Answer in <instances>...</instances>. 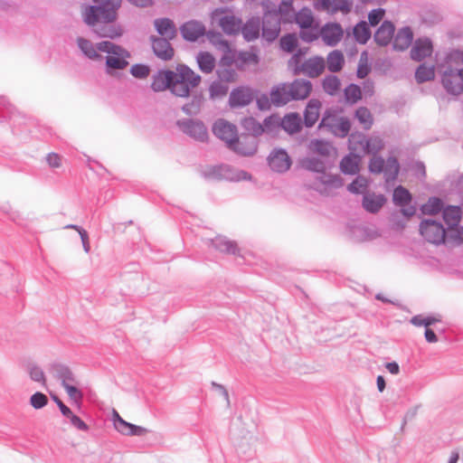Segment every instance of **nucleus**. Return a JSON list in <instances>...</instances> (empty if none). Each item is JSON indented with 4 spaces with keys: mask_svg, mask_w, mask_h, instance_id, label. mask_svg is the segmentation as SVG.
Instances as JSON below:
<instances>
[{
    "mask_svg": "<svg viewBox=\"0 0 463 463\" xmlns=\"http://www.w3.org/2000/svg\"><path fill=\"white\" fill-rule=\"evenodd\" d=\"M201 76L186 64H178L176 71L159 70L152 77L151 89L155 92L170 90L175 97L189 98L190 91L201 82Z\"/></svg>",
    "mask_w": 463,
    "mask_h": 463,
    "instance_id": "nucleus-1",
    "label": "nucleus"
},
{
    "mask_svg": "<svg viewBox=\"0 0 463 463\" xmlns=\"http://www.w3.org/2000/svg\"><path fill=\"white\" fill-rule=\"evenodd\" d=\"M96 5H88L82 13L84 23L94 27L100 24H109L115 21L118 5L112 0H93Z\"/></svg>",
    "mask_w": 463,
    "mask_h": 463,
    "instance_id": "nucleus-2",
    "label": "nucleus"
},
{
    "mask_svg": "<svg viewBox=\"0 0 463 463\" xmlns=\"http://www.w3.org/2000/svg\"><path fill=\"white\" fill-rule=\"evenodd\" d=\"M302 166L311 172L321 174L317 180L324 185V189L315 188L320 194H327L328 189H338L343 186V179L338 175L326 174L328 161L318 156L306 157L301 162Z\"/></svg>",
    "mask_w": 463,
    "mask_h": 463,
    "instance_id": "nucleus-3",
    "label": "nucleus"
},
{
    "mask_svg": "<svg viewBox=\"0 0 463 463\" xmlns=\"http://www.w3.org/2000/svg\"><path fill=\"white\" fill-rule=\"evenodd\" d=\"M205 178L239 182L250 179V175L244 170H235L229 165L211 166L203 172Z\"/></svg>",
    "mask_w": 463,
    "mask_h": 463,
    "instance_id": "nucleus-4",
    "label": "nucleus"
},
{
    "mask_svg": "<svg viewBox=\"0 0 463 463\" xmlns=\"http://www.w3.org/2000/svg\"><path fill=\"white\" fill-rule=\"evenodd\" d=\"M282 22L278 13L265 10L261 19L262 38L269 43H273L279 35Z\"/></svg>",
    "mask_w": 463,
    "mask_h": 463,
    "instance_id": "nucleus-5",
    "label": "nucleus"
},
{
    "mask_svg": "<svg viewBox=\"0 0 463 463\" xmlns=\"http://www.w3.org/2000/svg\"><path fill=\"white\" fill-rule=\"evenodd\" d=\"M420 233L429 242L439 245L445 242L446 229L435 220L425 219L420 224Z\"/></svg>",
    "mask_w": 463,
    "mask_h": 463,
    "instance_id": "nucleus-6",
    "label": "nucleus"
},
{
    "mask_svg": "<svg viewBox=\"0 0 463 463\" xmlns=\"http://www.w3.org/2000/svg\"><path fill=\"white\" fill-rule=\"evenodd\" d=\"M179 129L198 142H205L208 139V130L204 123L200 119L183 118L176 121Z\"/></svg>",
    "mask_w": 463,
    "mask_h": 463,
    "instance_id": "nucleus-7",
    "label": "nucleus"
},
{
    "mask_svg": "<svg viewBox=\"0 0 463 463\" xmlns=\"http://www.w3.org/2000/svg\"><path fill=\"white\" fill-rule=\"evenodd\" d=\"M441 83L449 94L460 95L463 92V68L447 67L442 72Z\"/></svg>",
    "mask_w": 463,
    "mask_h": 463,
    "instance_id": "nucleus-8",
    "label": "nucleus"
},
{
    "mask_svg": "<svg viewBox=\"0 0 463 463\" xmlns=\"http://www.w3.org/2000/svg\"><path fill=\"white\" fill-rule=\"evenodd\" d=\"M213 133L214 136L223 142L228 148L234 146L237 138V127L229 121L220 118L216 120L213 126Z\"/></svg>",
    "mask_w": 463,
    "mask_h": 463,
    "instance_id": "nucleus-9",
    "label": "nucleus"
},
{
    "mask_svg": "<svg viewBox=\"0 0 463 463\" xmlns=\"http://www.w3.org/2000/svg\"><path fill=\"white\" fill-rule=\"evenodd\" d=\"M325 60L321 56H313L306 60L301 65L293 69V75L298 76L301 73L309 78L318 77L325 70Z\"/></svg>",
    "mask_w": 463,
    "mask_h": 463,
    "instance_id": "nucleus-10",
    "label": "nucleus"
},
{
    "mask_svg": "<svg viewBox=\"0 0 463 463\" xmlns=\"http://www.w3.org/2000/svg\"><path fill=\"white\" fill-rule=\"evenodd\" d=\"M254 99L252 90L246 86H239L232 90L228 104L231 109H239L250 105Z\"/></svg>",
    "mask_w": 463,
    "mask_h": 463,
    "instance_id": "nucleus-11",
    "label": "nucleus"
},
{
    "mask_svg": "<svg viewBox=\"0 0 463 463\" xmlns=\"http://www.w3.org/2000/svg\"><path fill=\"white\" fill-rule=\"evenodd\" d=\"M267 160L270 169L277 173L287 172L292 164L290 156L287 151L282 148L272 150Z\"/></svg>",
    "mask_w": 463,
    "mask_h": 463,
    "instance_id": "nucleus-12",
    "label": "nucleus"
},
{
    "mask_svg": "<svg viewBox=\"0 0 463 463\" xmlns=\"http://www.w3.org/2000/svg\"><path fill=\"white\" fill-rule=\"evenodd\" d=\"M229 149L240 156H251L257 152L258 140L250 135L241 134V137L237 135L234 146Z\"/></svg>",
    "mask_w": 463,
    "mask_h": 463,
    "instance_id": "nucleus-13",
    "label": "nucleus"
},
{
    "mask_svg": "<svg viewBox=\"0 0 463 463\" xmlns=\"http://www.w3.org/2000/svg\"><path fill=\"white\" fill-rule=\"evenodd\" d=\"M149 39L152 43L153 52L158 59L168 61L174 58L175 50L170 43L172 39L161 38L155 35H151Z\"/></svg>",
    "mask_w": 463,
    "mask_h": 463,
    "instance_id": "nucleus-14",
    "label": "nucleus"
},
{
    "mask_svg": "<svg viewBox=\"0 0 463 463\" xmlns=\"http://www.w3.org/2000/svg\"><path fill=\"white\" fill-rule=\"evenodd\" d=\"M344 34L342 26L337 23L326 24L320 30V36L328 46H335L341 41Z\"/></svg>",
    "mask_w": 463,
    "mask_h": 463,
    "instance_id": "nucleus-15",
    "label": "nucleus"
},
{
    "mask_svg": "<svg viewBox=\"0 0 463 463\" xmlns=\"http://www.w3.org/2000/svg\"><path fill=\"white\" fill-rule=\"evenodd\" d=\"M393 203L402 207V213L404 216L411 217L415 213V208L413 206H407L411 201V194L410 192L402 185H398L392 194Z\"/></svg>",
    "mask_w": 463,
    "mask_h": 463,
    "instance_id": "nucleus-16",
    "label": "nucleus"
},
{
    "mask_svg": "<svg viewBox=\"0 0 463 463\" xmlns=\"http://www.w3.org/2000/svg\"><path fill=\"white\" fill-rule=\"evenodd\" d=\"M288 87L293 100H303L311 93L313 85L310 80L298 78L288 82Z\"/></svg>",
    "mask_w": 463,
    "mask_h": 463,
    "instance_id": "nucleus-17",
    "label": "nucleus"
},
{
    "mask_svg": "<svg viewBox=\"0 0 463 463\" xmlns=\"http://www.w3.org/2000/svg\"><path fill=\"white\" fill-rule=\"evenodd\" d=\"M180 32L184 40L195 42L205 34V26L199 21L191 20L180 27Z\"/></svg>",
    "mask_w": 463,
    "mask_h": 463,
    "instance_id": "nucleus-18",
    "label": "nucleus"
},
{
    "mask_svg": "<svg viewBox=\"0 0 463 463\" xmlns=\"http://www.w3.org/2000/svg\"><path fill=\"white\" fill-rule=\"evenodd\" d=\"M269 96L271 104L277 108L283 107L293 100L290 97L288 82H283L274 86Z\"/></svg>",
    "mask_w": 463,
    "mask_h": 463,
    "instance_id": "nucleus-19",
    "label": "nucleus"
},
{
    "mask_svg": "<svg viewBox=\"0 0 463 463\" xmlns=\"http://www.w3.org/2000/svg\"><path fill=\"white\" fill-rule=\"evenodd\" d=\"M433 46L429 38H419L415 41L410 52L411 58L416 61H421L432 53Z\"/></svg>",
    "mask_w": 463,
    "mask_h": 463,
    "instance_id": "nucleus-20",
    "label": "nucleus"
},
{
    "mask_svg": "<svg viewBox=\"0 0 463 463\" xmlns=\"http://www.w3.org/2000/svg\"><path fill=\"white\" fill-rule=\"evenodd\" d=\"M49 372L54 378L61 381L62 386L70 383H76V378L71 369L61 363H52L49 366Z\"/></svg>",
    "mask_w": 463,
    "mask_h": 463,
    "instance_id": "nucleus-21",
    "label": "nucleus"
},
{
    "mask_svg": "<svg viewBox=\"0 0 463 463\" xmlns=\"http://www.w3.org/2000/svg\"><path fill=\"white\" fill-rule=\"evenodd\" d=\"M395 26L391 21H383L376 30L373 39L379 46H387L394 36Z\"/></svg>",
    "mask_w": 463,
    "mask_h": 463,
    "instance_id": "nucleus-22",
    "label": "nucleus"
},
{
    "mask_svg": "<svg viewBox=\"0 0 463 463\" xmlns=\"http://www.w3.org/2000/svg\"><path fill=\"white\" fill-rule=\"evenodd\" d=\"M413 33L411 27L404 26L398 30L393 36L392 48L396 51H405L412 43Z\"/></svg>",
    "mask_w": 463,
    "mask_h": 463,
    "instance_id": "nucleus-23",
    "label": "nucleus"
},
{
    "mask_svg": "<svg viewBox=\"0 0 463 463\" xmlns=\"http://www.w3.org/2000/svg\"><path fill=\"white\" fill-rule=\"evenodd\" d=\"M243 39L246 42H252L260 37V21L259 17H251L245 24H241V30Z\"/></svg>",
    "mask_w": 463,
    "mask_h": 463,
    "instance_id": "nucleus-24",
    "label": "nucleus"
},
{
    "mask_svg": "<svg viewBox=\"0 0 463 463\" xmlns=\"http://www.w3.org/2000/svg\"><path fill=\"white\" fill-rule=\"evenodd\" d=\"M385 203L386 198L383 194L366 193L363 196L362 204L366 212L370 213H377Z\"/></svg>",
    "mask_w": 463,
    "mask_h": 463,
    "instance_id": "nucleus-25",
    "label": "nucleus"
},
{
    "mask_svg": "<svg viewBox=\"0 0 463 463\" xmlns=\"http://www.w3.org/2000/svg\"><path fill=\"white\" fill-rule=\"evenodd\" d=\"M218 24L227 35H236L240 33L241 19L233 14H225L218 18Z\"/></svg>",
    "mask_w": 463,
    "mask_h": 463,
    "instance_id": "nucleus-26",
    "label": "nucleus"
},
{
    "mask_svg": "<svg viewBox=\"0 0 463 463\" xmlns=\"http://www.w3.org/2000/svg\"><path fill=\"white\" fill-rule=\"evenodd\" d=\"M154 25L161 38L174 39L176 36V27L169 18H157L154 21Z\"/></svg>",
    "mask_w": 463,
    "mask_h": 463,
    "instance_id": "nucleus-27",
    "label": "nucleus"
},
{
    "mask_svg": "<svg viewBox=\"0 0 463 463\" xmlns=\"http://www.w3.org/2000/svg\"><path fill=\"white\" fill-rule=\"evenodd\" d=\"M330 131L338 137H345L351 129V122L345 117L333 118L326 124Z\"/></svg>",
    "mask_w": 463,
    "mask_h": 463,
    "instance_id": "nucleus-28",
    "label": "nucleus"
},
{
    "mask_svg": "<svg viewBox=\"0 0 463 463\" xmlns=\"http://www.w3.org/2000/svg\"><path fill=\"white\" fill-rule=\"evenodd\" d=\"M358 138L359 140L356 143L364 154L376 156V154L383 147V143L379 137L368 138L364 135H360Z\"/></svg>",
    "mask_w": 463,
    "mask_h": 463,
    "instance_id": "nucleus-29",
    "label": "nucleus"
},
{
    "mask_svg": "<svg viewBox=\"0 0 463 463\" xmlns=\"http://www.w3.org/2000/svg\"><path fill=\"white\" fill-rule=\"evenodd\" d=\"M321 103L318 99H312L308 101L304 111V125L307 128H312L319 118V109Z\"/></svg>",
    "mask_w": 463,
    "mask_h": 463,
    "instance_id": "nucleus-30",
    "label": "nucleus"
},
{
    "mask_svg": "<svg viewBox=\"0 0 463 463\" xmlns=\"http://www.w3.org/2000/svg\"><path fill=\"white\" fill-rule=\"evenodd\" d=\"M190 100L184 104L181 108L182 111L187 116H196L200 113L203 103V96L201 92L190 94Z\"/></svg>",
    "mask_w": 463,
    "mask_h": 463,
    "instance_id": "nucleus-31",
    "label": "nucleus"
},
{
    "mask_svg": "<svg viewBox=\"0 0 463 463\" xmlns=\"http://www.w3.org/2000/svg\"><path fill=\"white\" fill-rule=\"evenodd\" d=\"M442 218L448 226V229H453L457 227L461 219L460 207L449 205L443 208Z\"/></svg>",
    "mask_w": 463,
    "mask_h": 463,
    "instance_id": "nucleus-32",
    "label": "nucleus"
},
{
    "mask_svg": "<svg viewBox=\"0 0 463 463\" xmlns=\"http://www.w3.org/2000/svg\"><path fill=\"white\" fill-rule=\"evenodd\" d=\"M211 242L213 247L221 252L236 255L239 251L237 244L224 236H216Z\"/></svg>",
    "mask_w": 463,
    "mask_h": 463,
    "instance_id": "nucleus-33",
    "label": "nucleus"
},
{
    "mask_svg": "<svg viewBox=\"0 0 463 463\" xmlns=\"http://www.w3.org/2000/svg\"><path fill=\"white\" fill-rule=\"evenodd\" d=\"M280 128L289 134H295L301 129V118L297 113L286 115L281 122Z\"/></svg>",
    "mask_w": 463,
    "mask_h": 463,
    "instance_id": "nucleus-34",
    "label": "nucleus"
},
{
    "mask_svg": "<svg viewBox=\"0 0 463 463\" xmlns=\"http://www.w3.org/2000/svg\"><path fill=\"white\" fill-rule=\"evenodd\" d=\"M77 45L81 52L90 60H100L102 56L99 54L96 49V45H94L90 40L78 37L77 38Z\"/></svg>",
    "mask_w": 463,
    "mask_h": 463,
    "instance_id": "nucleus-35",
    "label": "nucleus"
},
{
    "mask_svg": "<svg viewBox=\"0 0 463 463\" xmlns=\"http://www.w3.org/2000/svg\"><path fill=\"white\" fill-rule=\"evenodd\" d=\"M241 127L248 132L246 135L255 137L256 139L264 133V127L253 117L243 118Z\"/></svg>",
    "mask_w": 463,
    "mask_h": 463,
    "instance_id": "nucleus-36",
    "label": "nucleus"
},
{
    "mask_svg": "<svg viewBox=\"0 0 463 463\" xmlns=\"http://www.w3.org/2000/svg\"><path fill=\"white\" fill-rule=\"evenodd\" d=\"M327 69L329 71L335 73L342 70L345 63L344 54L339 50H334L327 55Z\"/></svg>",
    "mask_w": 463,
    "mask_h": 463,
    "instance_id": "nucleus-37",
    "label": "nucleus"
},
{
    "mask_svg": "<svg viewBox=\"0 0 463 463\" xmlns=\"http://www.w3.org/2000/svg\"><path fill=\"white\" fill-rule=\"evenodd\" d=\"M354 40L360 44H365L372 35V32L366 22L361 21L353 29Z\"/></svg>",
    "mask_w": 463,
    "mask_h": 463,
    "instance_id": "nucleus-38",
    "label": "nucleus"
},
{
    "mask_svg": "<svg viewBox=\"0 0 463 463\" xmlns=\"http://www.w3.org/2000/svg\"><path fill=\"white\" fill-rule=\"evenodd\" d=\"M296 24L300 29L311 27L314 24V17L310 9L304 7L293 14Z\"/></svg>",
    "mask_w": 463,
    "mask_h": 463,
    "instance_id": "nucleus-39",
    "label": "nucleus"
},
{
    "mask_svg": "<svg viewBox=\"0 0 463 463\" xmlns=\"http://www.w3.org/2000/svg\"><path fill=\"white\" fill-rule=\"evenodd\" d=\"M199 69L203 73H211L215 66L214 57L208 52H200L196 56Z\"/></svg>",
    "mask_w": 463,
    "mask_h": 463,
    "instance_id": "nucleus-40",
    "label": "nucleus"
},
{
    "mask_svg": "<svg viewBox=\"0 0 463 463\" xmlns=\"http://www.w3.org/2000/svg\"><path fill=\"white\" fill-rule=\"evenodd\" d=\"M26 372L33 382L40 383L43 387L47 386L45 373L38 364L35 363H28L26 365Z\"/></svg>",
    "mask_w": 463,
    "mask_h": 463,
    "instance_id": "nucleus-41",
    "label": "nucleus"
},
{
    "mask_svg": "<svg viewBox=\"0 0 463 463\" xmlns=\"http://www.w3.org/2000/svg\"><path fill=\"white\" fill-rule=\"evenodd\" d=\"M444 208L443 202L440 198L430 197L426 203L422 204L420 211L423 214L434 215L440 213Z\"/></svg>",
    "mask_w": 463,
    "mask_h": 463,
    "instance_id": "nucleus-42",
    "label": "nucleus"
},
{
    "mask_svg": "<svg viewBox=\"0 0 463 463\" xmlns=\"http://www.w3.org/2000/svg\"><path fill=\"white\" fill-rule=\"evenodd\" d=\"M269 12H275L279 14V17L283 20L284 23L291 22L293 19V7L291 0H282L278 8L268 9Z\"/></svg>",
    "mask_w": 463,
    "mask_h": 463,
    "instance_id": "nucleus-43",
    "label": "nucleus"
},
{
    "mask_svg": "<svg viewBox=\"0 0 463 463\" xmlns=\"http://www.w3.org/2000/svg\"><path fill=\"white\" fill-rule=\"evenodd\" d=\"M321 4L326 9H331L332 12L349 13L352 7V4L348 0H321Z\"/></svg>",
    "mask_w": 463,
    "mask_h": 463,
    "instance_id": "nucleus-44",
    "label": "nucleus"
},
{
    "mask_svg": "<svg viewBox=\"0 0 463 463\" xmlns=\"http://www.w3.org/2000/svg\"><path fill=\"white\" fill-rule=\"evenodd\" d=\"M435 71L433 66H428L425 63L419 65L415 71V79L418 83H423L433 80Z\"/></svg>",
    "mask_w": 463,
    "mask_h": 463,
    "instance_id": "nucleus-45",
    "label": "nucleus"
},
{
    "mask_svg": "<svg viewBox=\"0 0 463 463\" xmlns=\"http://www.w3.org/2000/svg\"><path fill=\"white\" fill-rule=\"evenodd\" d=\"M400 171V164L396 157L389 156L386 164L384 163L383 173L386 180H394L398 176Z\"/></svg>",
    "mask_w": 463,
    "mask_h": 463,
    "instance_id": "nucleus-46",
    "label": "nucleus"
},
{
    "mask_svg": "<svg viewBox=\"0 0 463 463\" xmlns=\"http://www.w3.org/2000/svg\"><path fill=\"white\" fill-rule=\"evenodd\" d=\"M340 169L345 175H355L359 171L356 156H345L340 163Z\"/></svg>",
    "mask_w": 463,
    "mask_h": 463,
    "instance_id": "nucleus-47",
    "label": "nucleus"
},
{
    "mask_svg": "<svg viewBox=\"0 0 463 463\" xmlns=\"http://www.w3.org/2000/svg\"><path fill=\"white\" fill-rule=\"evenodd\" d=\"M355 118L363 125L365 130L372 128L373 124V118L371 111L366 107H359L355 110Z\"/></svg>",
    "mask_w": 463,
    "mask_h": 463,
    "instance_id": "nucleus-48",
    "label": "nucleus"
},
{
    "mask_svg": "<svg viewBox=\"0 0 463 463\" xmlns=\"http://www.w3.org/2000/svg\"><path fill=\"white\" fill-rule=\"evenodd\" d=\"M228 90V85L222 84L218 80H214L209 86V98L212 100L222 99L227 95Z\"/></svg>",
    "mask_w": 463,
    "mask_h": 463,
    "instance_id": "nucleus-49",
    "label": "nucleus"
},
{
    "mask_svg": "<svg viewBox=\"0 0 463 463\" xmlns=\"http://www.w3.org/2000/svg\"><path fill=\"white\" fill-rule=\"evenodd\" d=\"M341 85L340 80L335 75H327L322 81V87L326 93L328 95H335L339 90Z\"/></svg>",
    "mask_w": 463,
    "mask_h": 463,
    "instance_id": "nucleus-50",
    "label": "nucleus"
},
{
    "mask_svg": "<svg viewBox=\"0 0 463 463\" xmlns=\"http://www.w3.org/2000/svg\"><path fill=\"white\" fill-rule=\"evenodd\" d=\"M298 45V37L295 33H286L279 40L280 49L286 52H292Z\"/></svg>",
    "mask_w": 463,
    "mask_h": 463,
    "instance_id": "nucleus-51",
    "label": "nucleus"
},
{
    "mask_svg": "<svg viewBox=\"0 0 463 463\" xmlns=\"http://www.w3.org/2000/svg\"><path fill=\"white\" fill-rule=\"evenodd\" d=\"M207 39L212 43L213 45L219 47L222 50H229L230 44L227 40H225L222 36V34L214 30H210L208 32L205 31V34Z\"/></svg>",
    "mask_w": 463,
    "mask_h": 463,
    "instance_id": "nucleus-52",
    "label": "nucleus"
},
{
    "mask_svg": "<svg viewBox=\"0 0 463 463\" xmlns=\"http://www.w3.org/2000/svg\"><path fill=\"white\" fill-rule=\"evenodd\" d=\"M345 99L347 103L354 104L362 99L361 88L354 83L349 84L344 90Z\"/></svg>",
    "mask_w": 463,
    "mask_h": 463,
    "instance_id": "nucleus-53",
    "label": "nucleus"
},
{
    "mask_svg": "<svg viewBox=\"0 0 463 463\" xmlns=\"http://www.w3.org/2000/svg\"><path fill=\"white\" fill-rule=\"evenodd\" d=\"M216 74L219 80L224 82H233L237 76L232 65H219Z\"/></svg>",
    "mask_w": 463,
    "mask_h": 463,
    "instance_id": "nucleus-54",
    "label": "nucleus"
},
{
    "mask_svg": "<svg viewBox=\"0 0 463 463\" xmlns=\"http://www.w3.org/2000/svg\"><path fill=\"white\" fill-rule=\"evenodd\" d=\"M127 57L123 56H112L109 55L106 57V66L108 72L110 70H123L128 65V61L126 60Z\"/></svg>",
    "mask_w": 463,
    "mask_h": 463,
    "instance_id": "nucleus-55",
    "label": "nucleus"
},
{
    "mask_svg": "<svg viewBox=\"0 0 463 463\" xmlns=\"http://www.w3.org/2000/svg\"><path fill=\"white\" fill-rule=\"evenodd\" d=\"M113 423H114L115 429L118 432H120L121 434H124V435L129 436L131 433V430L134 428V424L129 423V422L126 421L125 420H123L116 411H114Z\"/></svg>",
    "mask_w": 463,
    "mask_h": 463,
    "instance_id": "nucleus-56",
    "label": "nucleus"
},
{
    "mask_svg": "<svg viewBox=\"0 0 463 463\" xmlns=\"http://www.w3.org/2000/svg\"><path fill=\"white\" fill-rule=\"evenodd\" d=\"M320 33H318L317 26H311L307 29H300L299 38L305 43H312L318 38Z\"/></svg>",
    "mask_w": 463,
    "mask_h": 463,
    "instance_id": "nucleus-57",
    "label": "nucleus"
},
{
    "mask_svg": "<svg viewBox=\"0 0 463 463\" xmlns=\"http://www.w3.org/2000/svg\"><path fill=\"white\" fill-rule=\"evenodd\" d=\"M367 186V181L363 176H357L351 184H348L347 190L354 194H358L362 193L363 189H365Z\"/></svg>",
    "mask_w": 463,
    "mask_h": 463,
    "instance_id": "nucleus-58",
    "label": "nucleus"
},
{
    "mask_svg": "<svg viewBox=\"0 0 463 463\" xmlns=\"http://www.w3.org/2000/svg\"><path fill=\"white\" fill-rule=\"evenodd\" d=\"M149 67L142 63L134 64L130 69V73L137 79H146L149 75Z\"/></svg>",
    "mask_w": 463,
    "mask_h": 463,
    "instance_id": "nucleus-59",
    "label": "nucleus"
},
{
    "mask_svg": "<svg viewBox=\"0 0 463 463\" xmlns=\"http://www.w3.org/2000/svg\"><path fill=\"white\" fill-rule=\"evenodd\" d=\"M439 320L433 317H422L421 315H417L411 317V323L415 326H425L429 328L430 326L435 324Z\"/></svg>",
    "mask_w": 463,
    "mask_h": 463,
    "instance_id": "nucleus-60",
    "label": "nucleus"
},
{
    "mask_svg": "<svg viewBox=\"0 0 463 463\" xmlns=\"http://www.w3.org/2000/svg\"><path fill=\"white\" fill-rule=\"evenodd\" d=\"M47 403V396L40 392H36L30 398V404L36 410L43 408Z\"/></svg>",
    "mask_w": 463,
    "mask_h": 463,
    "instance_id": "nucleus-61",
    "label": "nucleus"
},
{
    "mask_svg": "<svg viewBox=\"0 0 463 463\" xmlns=\"http://www.w3.org/2000/svg\"><path fill=\"white\" fill-rule=\"evenodd\" d=\"M308 52L307 47H301L298 48L296 52L291 56V58L288 61V66L293 71L294 67H297L298 65H301L303 62L301 61V59L303 56L307 54Z\"/></svg>",
    "mask_w": 463,
    "mask_h": 463,
    "instance_id": "nucleus-62",
    "label": "nucleus"
},
{
    "mask_svg": "<svg viewBox=\"0 0 463 463\" xmlns=\"http://www.w3.org/2000/svg\"><path fill=\"white\" fill-rule=\"evenodd\" d=\"M262 126L264 127V132L274 133L280 128V122L277 118L269 116L264 119Z\"/></svg>",
    "mask_w": 463,
    "mask_h": 463,
    "instance_id": "nucleus-63",
    "label": "nucleus"
},
{
    "mask_svg": "<svg viewBox=\"0 0 463 463\" xmlns=\"http://www.w3.org/2000/svg\"><path fill=\"white\" fill-rule=\"evenodd\" d=\"M384 160L382 156H373L369 162V170L373 174H380L383 172Z\"/></svg>",
    "mask_w": 463,
    "mask_h": 463,
    "instance_id": "nucleus-64",
    "label": "nucleus"
}]
</instances>
